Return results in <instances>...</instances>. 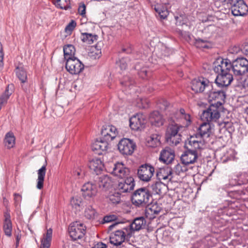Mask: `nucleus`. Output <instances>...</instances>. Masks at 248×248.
<instances>
[{"mask_svg": "<svg viewBox=\"0 0 248 248\" xmlns=\"http://www.w3.org/2000/svg\"><path fill=\"white\" fill-rule=\"evenodd\" d=\"M152 194L145 187L140 188L135 190L131 197L133 205L137 207H145L149 204Z\"/></svg>", "mask_w": 248, "mask_h": 248, "instance_id": "nucleus-2", "label": "nucleus"}, {"mask_svg": "<svg viewBox=\"0 0 248 248\" xmlns=\"http://www.w3.org/2000/svg\"><path fill=\"white\" fill-rule=\"evenodd\" d=\"M55 6L61 9L67 10L70 9V0H52Z\"/></svg>", "mask_w": 248, "mask_h": 248, "instance_id": "nucleus-43", "label": "nucleus"}, {"mask_svg": "<svg viewBox=\"0 0 248 248\" xmlns=\"http://www.w3.org/2000/svg\"><path fill=\"white\" fill-rule=\"evenodd\" d=\"M145 124V120L142 114H137L129 119V126L135 131L140 129Z\"/></svg>", "mask_w": 248, "mask_h": 248, "instance_id": "nucleus-21", "label": "nucleus"}, {"mask_svg": "<svg viewBox=\"0 0 248 248\" xmlns=\"http://www.w3.org/2000/svg\"><path fill=\"white\" fill-rule=\"evenodd\" d=\"M166 185L161 182H156L152 185L153 191L156 194L161 195L164 193Z\"/></svg>", "mask_w": 248, "mask_h": 248, "instance_id": "nucleus-42", "label": "nucleus"}, {"mask_svg": "<svg viewBox=\"0 0 248 248\" xmlns=\"http://www.w3.org/2000/svg\"><path fill=\"white\" fill-rule=\"evenodd\" d=\"M134 82L132 79H129V81H124L121 82V84L125 87L131 89V87L133 85Z\"/></svg>", "mask_w": 248, "mask_h": 248, "instance_id": "nucleus-58", "label": "nucleus"}, {"mask_svg": "<svg viewBox=\"0 0 248 248\" xmlns=\"http://www.w3.org/2000/svg\"><path fill=\"white\" fill-rule=\"evenodd\" d=\"M90 169L98 175L104 169V164L100 158H94L90 160L88 163Z\"/></svg>", "mask_w": 248, "mask_h": 248, "instance_id": "nucleus-31", "label": "nucleus"}, {"mask_svg": "<svg viewBox=\"0 0 248 248\" xmlns=\"http://www.w3.org/2000/svg\"><path fill=\"white\" fill-rule=\"evenodd\" d=\"M186 170L187 169L183 164L182 165L177 163L173 168V170L177 174H180L181 172H185L186 171Z\"/></svg>", "mask_w": 248, "mask_h": 248, "instance_id": "nucleus-47", "label": "nucleus"}, {"mask_svg": "<svg viewBox=\"0 0 248 248\" xmlns=\"http://www.w3.org/2000/svg\"><path fill=\"white\" fill-rule=\"evenodd\" d=\"M65 68L72 75H78L84 69V65L77 58H73L66 62Z\"/></svg>", "mask_w": 248, "mask_h": 248, "instance_id": "nucleus-12", "label": "nucleus"}, {"mask_svg": "<svg viewBox=\"0 0 248 248\" xmlns=\"http://www.w3.org/2000/svg\"><path fill=\"white\" fill-rule=\"evenodd\" d=\"M133 50L132 46H130L127 48H123L122 49V52H126L127 53H131Z\"/></svg>", "mask_w": 248, "mask_h": 248, "instance_id": "nucleus-61", "label": "nucleus"}, {"mask_svg": "<svg viewBox=\"0 0 248 248\" xmlns=\"http://www.w3.org/2000/svg\"><path fill=\"white\" fill-rule=\"evenodd\" d=\"M97 38L98 36L96 34L86 32L81 33V40L87 44L91 45L93 44L97 41Z\"/></svg>", "mask_w": 248, "mask_h": 248, "instance_id": "nucleus-40", "label": "nucleus"}, {"mask_svg": "<svg viewBox=\"0 0 248 248\" xmlns=\"http://www.w3.org/2000/svg\"><path fill=\"white\" fill-rule=\"evenodd\" d=\"M52 230L51 228L47 229L46 232L44 234L41 240L40 248H49L52 240Z\"/></svg>", "mask_w": 248, "mask_h": 248, "instance_id": "nucleus-34", "label": "nucleus"}, {"mask_svg": "<svg viewBox=\"0 0 248 248\" xmlns=\"http://www.w3.org/2000/svg\"><path fill=\"white\" fill-rule=\"evenodd\" d=\"M112 173L119 178H126L130 173V170L123 163L118 162L114 165Z\"/></svg>", "mask_w": 248, "mask_h": 248, "instance_id": "nucleus-28", "label": "nucleus"}, {"mask_svg": "<svg viewBox=\"0 0 248 248\" xmlns=\"http://www.w3.org/2000/svg\"><path fill=\"white\" fill-rule=\"evenodd\" d=\"M15 73L17 78L21 82L22 89L26 93L29 91V85L27 83V73L23 66H18L15 69Z\"/></svg>", "mask_w": 248, "mask_h": 248, "instance_id": "nucleus-18", "label": "nucleus"}, {"mask_svg": "<svg viewBox=\"0 0 248 248\" xmlns=\"http://www.w3.org/2000/svg\"><path fill=\"white\" fill-rule=\"evenodd\" d=\"M138 74L141 78L145 79L149 77V73L147 67H142L138 72Z\"/></svg>", "mask_w": 248, "mask_h": 248, "instance_id": "nucleus-49", "label": "nucleus"}, {"mask_svg": "<svg viewBox=\"0 0 248 248\" xmlns=\"http://www.w3.org/2000/svg\"><path fill=\"white\" fill-rule=\"evenodd\" d=\"M232 72L234 76L241 78L248 73V60L244 57H239L232 61Z\"/></svg>", "mask_w": 248, "mask_h": 248, "instance_id": "nucleus-3", "label": "nucleus"}, {"mask_svg": "<svg viewBox=\"0 0 248 248\" xmlns=\"http://www.w3.org/2000/svg\"><path fill=\"white\" fill-rule=\"evenodd\" d=\"M206 93V97L208 101L210 102L215 101L216 103L213 104L218 107H220L223 104L226 97V91L223 88L216 90L213 89L212 87Z\"/></svg>", "mask_w": 248, "mask_h": 248, "instance_id": "nucleus-4", "label": "nucleus"}, {"mask_svg": "<svg viewBox=\"0 0 248 248\" xmlns=\"http://www.w3.org/2000/svg\"><path fill=\"white\" fill-rule=\"evenodd\" d=\"M208 41L206 40H203L200 38H198L195 40V46L197 48H208L207 45Z\"/></svg>", "mask_w": 248, "mask_h": 248, "instance_id": "nucleus-46", "label": "nucleus"}, {"mask_svg": "<svg viewBox=\"0 0 248 248\" xmlns=\"http://www.w3.org/2000/svg\"><path fill=\"white\" fill-rule=\"evenodd\" d=\"M136 148V143L129 139L123 138L118 144V150L124 155H132Z\"/></svg>", "mask_w": 248, "mask_h": 248, "instance_id": "nucleus-10", "label": "nucleus"}, {"mask_svg": "<svg viewBox=\"0 0 248 248\" xmlns=\"http://www.w3.org/2000/svg\"><path fill=\"white\" fill-rule=\"evenodd\" d=\"M232 14L235 16H244L248 12V6L244 0H236L231 7Z\"/></svg>", "mask_w": 248, "mask_h": 248, "instance_id": "nucleus-15", "label": "nucleus"}, {"mask_svg": "<svg viewBox=\"0 0 248 248\" xmlns=\"http://www.w3.org/2000/svg\"><path fill=\"white\" fill-rule=\"evenodd\" d=\"M131 236L130 233L129 234L126 227H124L111 234L109 237L110 243L116 246H120L126 238H130Z\"/></svg>", "mask_w": 248, "mask_h": 248, "instance_id": "nucleus-7", "label": "nucleus"}, {"mask_svg": "<svg viewBox=\"0 0 248 248\" xmlns=\"http://www.w3.org/2000/svg\"><path fill=\"white\" fill-rule=\"evenodd\" d=\"M46 173V167L43 165L37 171L38 178L37 179L36 187L38 189H42L44 186L45 177Z\"/></svg>", "mask_w": 248, "mask_h": 248, "instance_id": "nucleus-36", "label": "nucleus"}, {"mask_svg": "<svg viewBox=\"0 0 248 248\" xmlns=\"http://www.w3.org/2000/svg\"><path fill=\"white\" fill-rule=\"evenodd\" d=\"M174 157L175 153L174 150L167 147L161 151L159 160L168 165L171 164L174 160Z\"/></svg>", "mask_w": 248, "mask_h": 248, "instance_id": "nucleus-22", "label": "nucleus"}, {"mask_svg": "<svg viewBox=\"0 0 248 248\" xmlns=\"http://www.w3.org/2000/svg\"><path fill=\"white\" fill-rule=\"evenodd\" d=\"M232 62L228 59H218L215 63L214 70L217 73H230L232 71Z\"/></svg>", "mask_w": 248, "mask_h": 248, "instance_id": "nucleus-13", "label": "nucleus"}, {"mask_svg": "<svg viewBox=\"0 0 248 248\" xmlns=\"http://www.w3.org/2000/svg\"><path fill=\"white\" fill-rule=\"evenodd\" d=\"M168 121L171 123L168 125L166 134V139L168 142H170L172 145H177L181 141V135L178 133L179 130L182 127V125H179L175 123V120L172 117L168 118Z\"/></svg>", "mask_w": 248, "mask_h": 248, "instance_id": "nucleus-1", "label": "nucleus"}, {"mask_svg": "<svg viewBox=\"0 0 248 248\" xmlns=\"http://www.w3.org/2000/svg\"><path fill=\"white\" fill-rule=\"evenodd\" d=\"M77 25L76 22L74 20H72L65 27V31L66 32H71Z\"/></svg>", "mask_w": 248, "mask_h": 248, "instance_id": "nucleus-50", "label": "nucleus"}, {"mask_svg": "<svg viewBox=\"0 0 248 248\" xmlns=\"http://www.w3.org/2000/svg\"><path fill=\"white\" fill-rule=\"evenodd\" d=\"M198 154L195 152L187 149L181 156V160L182 164L187 165L195 163L198 158Z\"/></svg>", "mask_w": 248, "mask_h": 248, "instance_id": "nucleus-27", "label": "nucleus"}, {"mask_svg": "<svg viewBox=\"0 0 248 248\" xmlns=\"http://www.w3.org/2000/svg\"><path fill=\"white\" fill-rule=\"evenodd\" d=\"M76 49L72 45H67L63 47V53L64 59L67 62L69 60L73 59L75 57Z\"/></svg>", "mask_w": 248, "mask_h": 248, "instance_id": "nucleus-37", "label": "nucleus"}, {"mask_svg": "<svg viewBox=\"0 0 248 248\" xmlns=\"http://www.w3.org/2000/svg\"><path fill=\"white\" fill-rule=\"evenodd\" d=\"M116 219H117V217H116V216H115L114 215L106 216L104 217L103 222L104 223L110 222L116 220Z\"/></svg>", "mask_w": 248, "mask_h": 248, "instance_id": "nucleus-53", "label": "nucleus"}, {"mask_svg": "<svg viewBox=\"0 0 248 248\" xmlns=\"http://www.w3.org/2000/svg\"><path fill=\"white\" fill-rule=\"evenodd\" d=\"M130 59L128 57H123L117 62V65L122 70H125L127 67Z\"/></svg>", "mask_w": 248, "mask_h": 248, "instance_id": "nucleus-45", "label": "nucleus"}, {"mask_svg": "<svg viewBox=\"0 0 248 248\" xmlns=\"http://www.w3.org/2000/svg\"><path fill=\"white\" fill-rule=\"evenodd\" d=\"M212 87L211 83L207 79L199 77L191 81V89L196 93L210 91Z\"/></svg>", "mask_w": 248, "mask_h": 248, "instance_id": "nucleus-9", "label": "nucleus"}, {"mask_svg": "<svg viewBox=\"0 0 248 248\" xmlns=\"http://www.w3.org/2000/svg\"><path fill=\"white\" fill-rule=\"evenodd\" d=\"M4 220L3 223V230L5 235L8 237L12 236L13 229L12 222L11 219L10 211L7 210L4 212Z\"/></svg>", "mask_w": 248, "mask_h": 248, "instance_id": "nucleus-26", "label": "nucleus"}, {"mask_svg": "<svg viewBox=\"0 0 248 248\" xmlns=\"http://www.w3.org/2000/svg\"><path fill=\"white\" fill-rule=\"evenodd\" d=\"M155 172V168L149 164L140 165L137 170V176L143 182H149L151 180Z\"/></svg>", "mask_w": 248, "mask_h": 248, "instance_id": "nucleus-6", "label": "nucleus"}, {"mask_svg": "<svg viewBox=\"0 0 248 248\" xmlns=\"http://www.w3.org/2000/svg\"><path fill=\"white\" fill-rule=\"evenodd\" d=\"M82 196L85 198H91L94 197L97 192L96 184L92 182H87L84 184L81 188Z\"/></svg>", "mask_w": 248, "mask_h": 248, "instance_id": "nucleus-20", "label": "nucleus"}, {"mask_svg": "<svg viewBox=\"0 0 248 248\" xmlns=\"http://www.w3.org/2000/svg\"><path fill=\"white\" fill-rule=\"evenodd\" d=\"M15 137L12 132L7 133L3 140L4 146L8 149L13 148L15 144Z\"/></svg>", "mask_w": 248, "mask_h": 248, "instance_id": "nucleus-38", "label": "nucleus"}, {"mask_svg": "<svg viewBox=\"0 0 248 248\" xmlns=\"http://www.w3.org/2000/svg\"><path fill=\"white\" fill-rule=\"evenodd\" d=\"M93 248H107V246L103 243H98Z\"/></svg>", "mask_w": 248, "mask_h": 248, "instance_id": "nucleus-60", "label": "nucleus"}, {"mask_svg": "<svg viewBox=\"0 0 248 248\" xmlns=\"http://www.w3.org/2000/svg\"><path fill=\"white\" fill-rule=\"evenodd\" d=\"M161 210V207L156 203L147 204L145 211V215L147 218L152 219L155 217Z\"/></svg>", "mask_w": 248, "mask_h": 248, "instance_id": "nucleus-30", "label": "nucleus"}, {"mask_svg": "<svg viewBox=\"0 0 248 248\" xmlns=\"http://www.w3.org/2000/svg\"><path fill=\"white\" fill-rule=\"evenodd\" d=\"M223 127L226 128V129L229 132V133H231L234 131V128L233 126V124L231 122H224Z\"/></svg>", "mask_w": 248, "mask_h": 248, "instance_id": "nucleus-51", "label": "nucleus"}, {"mask_svg": "<svg viewBox=\"0 0 248 248\" xmlns=\"http://www.w3.org/2000/svg\"><path fill=\"white\" fill-rule=\"evenodd\" d=\"M161 136L157 133L152 134L146 139V145L151 148H156L161 144Z\"/></svg>", "mask_w": 248, "mask_h": 248, "instance_id": "nucleus-33", "label": "nucleus"}, {"mask_svg": "<svg viewBox=\"0 0 248 248\" xmlns=\"http://www.w3.org/2000/svg\"><path fill=\"white\" fill-rule=\"evenodd\" d=\"M98 213L92 206L89 205L87 206L84 211L85 217L90 220H93L97 217Z\"/></svg>", "mask_w": 248, "mask_h": 248, "instance_id": "nucleus-41", "label": "nucleus"}, {"mask_svg": "<svg viewBox=\"0 0 248 248\" xmlns=\"http://www.w3.org/2000/svg\"><path fill=\"white\" fill-rule=\"evenodd\" d=\"M233 80V76L230 73H219L215 79L217 86L225 89Z\"/></svg>", "mask_w": 248, "mask_h": 248, "instance_id": "nucleus-17", "label": "nucleus"}, {"mask_svg": "<svg viewBox=\"0 0 248 248\" xmlns=\"http://www.w3.org/2000/svg\"><path fill=\"white\" fill-rule=\"evenodd\" d=\"M240 50V48L239 47L234 46L232 48L230 49L231 52L232 53H238Z\"/></svg>", "mask_w": 248, "mask_h": 248, "instance_id": "nucleus-62", "label": "nucleus"}, {"mask_svg": "<svg viewBox=\"0 0 248 248\" xmlns=\"http://www.w3.org/2000/svg\"><path fill=\"white\" fill-rule=\"evenodd\" d=\"M86 230V227L84 224L76 221L70 224L68 232L72 239L76 241L84 237Z\"/></svg>", "mask_w": 248, "mask_h": 248, "instance_id": "nucleus-5", "label": "nucleus"}, {"mask_svg": "<svg viewBox=\"0 0 248 248\" xmlns=\"http://www.w3.org/2000/svg\"><path fill=\"white\" fill-rule=\"evenodd\" d=\"M118 134V131L116 127L112 125H108L103 126L101 137L103 140L111 141L114 139Z\"/></svg>", "mask_w": 248, "mask_h": 248, "instance_id": "nucleus-16", "label": "nucleus"}, {"mask_svg": "<svg viewBox=\"0 0 248 248\" xmlns=\"http://www.w3.org/2000/svg\"><path fill=\"white\" fill-rule=\"evenodd\" d=\"M95 184L103 189L108 188L112 186V180L111 178L108 175H103L101 176L96 175L94 178Z\"/></svg>", "mask_w": 248, "mask_h": 248, "instance_id": "nucleus-25", "label": "nucleus"}, {"mask_svg": "<svg viewBox=\"0 0 248 248\" xmlns=\"http://www.w3.org/2000/svg\"><path fill=\"white\" fill-rule=\"evenodd\" d=\"M219 107L213 104H211L206 110L203 111L201 116L202 120L209 123L216 122L220 117V112L218 109Z\"/></svg>", "mask_w": 248, "mask_h": 248, "instance_id": "nucleus-11", "label": "nucleus"}, {"mask_svg": "<svg viewBox=\"0 0 248 248\" xmlns=\"http://www.w3.org/2000/svg\"><path fill=\"white\" fill-rule=\"evenodd\" d=\"M135 186L134 179L131 177H127L125 180L119 182L117 188L120 192H129L134 189Z\"/></svg>", "mask_w": 248, "mask_h": 248, "instance_id": "nucleus-19", "label": "nucleus"}, {"mask_svg": "<svg viewBox=\"0 0 248 248\" xmlns=\"http://www.w3.org/2000/svg\"><path fill=\"white\" fill-rule=\"evenodd\" d=\"M215 29V26L214 25H210L209 26H207L206 28H204V31L205 32L208 31H211L213 32Z\"/></svg>", "mask_w": 248, "mask_h": 248, "instance_id": "nucleus-59", "label": "nucleus"}, {"mask_svg": "<svg viewBox=\"0 0 248 248\" xmlns=\"http://www.w3.org/2000/svg\"><path fill=\"white\" fill-rule=\"evenodd\" d=\"M14 201L16 206H17L21 201L22 197L21 195L17 193H14Z\"/></svg>", "mask_w": 248, "mask_h": 248, "instance_id": "nucleus-57", "label": "nucleus"}, {"mask_svg": "<svg viewBox=\"0 0 248 248\" xmlns=\"http://www.w3.org/2000/svg\"><path fill=\"white\" fill-rule=\"evenodd\" d=\"M154 9L155 11L158 14L161 18H166L168 15L169 12L166 6L161 4H156L155 5Z\"/></svg>", "mask_w": 248, "mask_h": 248, "instance_id": "nucleus-39", "label": "nucleus"}, {"mask_svg": "<svg viewBox=\"0 0 248 248\" xmlns=\"http://www.w3.org/2000/svg\"><path fill=\"white\" fill-rule=\"evenodd\" d=\"M108 199L112 204H118L121 201V195L118 192L111 193L108 195Z\"/></svg>", "mask_w": 248, "mask_h": 248, "instance_id": "nucleus-44", "label": "nucleus"}, {"mask_svg": "<svg viewBox=\"0 0 248 248\" xmlns=\"http://www.w3.org/2000/svg\"><path fill=\"white\" fill-rule=\"evenodd\" d=\"M82 202V199L80 197L76 196L71 200V204L75 208L79 207Z\"/></svg>", "mask_w": 248, "mask_h": 248, "instance_id": "nucleus-48", "label": "nucleus"}, {"mask_svg": "<svg viewBox=\"0 0 248 248\" xmlns=\"http://www.w3.org/2000/svg\"><path fill=\"white\" fill-rule=\"evenodd\" d=\"M171 174V170L168 168H159L156 170V178L159 181L170 180L171 178H170V177Z\"/></svg>", "mask_w": 248, "mask_h": 248, "instance_id": "nucleus-35", "label": "nucleus"}, {"mask_svg": "<svg viewBox=\"0 0 248 248\" xmlns=\"http://www.w3.org/2000/svg\"><path fill=\"white\" fill-rule=\"evenodd\" d=\"M243 52L246 54H248V42L245 43L243 48Z\"/></svg>", "mask_w": 248, "mask_h": 248, "instance_id": "nucleus-63", "label": "nucleus"}, {"mask_svg": "<svg viewBox=\"0 0 248 248\" xmlns=\"http://www.w3.org/2000/svg\"><path fill=\"white\" fill-rule=\"evenodd\" d=\"M160 108L161 109L165 110L170 108V103L165 99H162L160 100Z\"/></svg>", "mask_w": 248, "mask_h": 248, "instance_id": "nucleus-52", "label": "nucleus"}, {"mask_svg": "<svg viewBox=\"0 0 248 248\" xmlns=\"http://www.w3.org/2000/svg\"><path fill=\"white\" fill-rule=\"evenodd\" d=\"M222 5L228 8L231 7L233 5V0H219Z\"/></svg>", "mask_w": 248, "mask_h": 248, "instance_id": "nucleus-56", "label": "nucleus"}, {"mask_svg": "<svg viewBox=\"0 0 248 248\" xmlns=\"http://www.w3.org/2000/svg\"><path fill=\"white\" fill-rule=\"evenodd\" d=\"M74 173L75 177L78 178L81 175V171L80 170H75Z\"/></svg>", "mask_w": 248, "mask_h": 248, "instance_id": "nucleus-64", "label": "nucleus"}, {"mask_svg": "<svg viewBox=\"0 0 248 248\" xmlns=\"http://www.w3.org/2000/svg\"><path fill=\"white\" fill-rule=\"evenodd\" d=\"M78 13L82 16L83 17L85 16L86 14V6L84 3H82L79 5L78 8Z\"/></svg>", "mask_w": 248, "mask_h": 248, "instance_id": "nucleus-55", "label": "nucleus"}, {"mask_svg": "<svg viewBox=\"0 0 248 248\" xmlns=\"http://www.w3.org/2000/svg\"><path fill=\"white\" fill-rule=\"evenodd\" d=\"M146 225V221L143 217L135 218L133 222L125 226L129 231V234L132 235L135 231H139L143 228Z\"/></svg>", "mask_w": 248, "mask_h": 248, "instance_id": "nucleus-23", "label": "nucleus"}, {"mask_svg": "<svg viewBox=\"0 0 248 248\" xmlns=\"http://www.w3.org/2000/svg\"><path fill=\"white\" fill-rule=\"evenodd\" d=\"M173 119H176V121L179 123V125H182V127H187L191 124L190 116L185 112L184 108H181L177 111L173 112Z\"/></svg>", "mask_w": 248, "mask_h": 248, "instance_id": "nucleus-14", "label": "nucleus"}, {"mask_svg": "<svg viewBox=\"0 0 248 248\" xmlns=\"http://www.w3.org/2000/svg\"><path fill=\"white\" fill-rule=\"evenodd\" d=\"M211 133V125L209 122L204 121L198 128V133L195 135L208 140Z\"/></svg>", "mask_w": 248, "mask_h": 248, "instance_id": "nucleus-29", "label": "nucleus"}, {"mask_svg": "<svg viewBox=\"0 0 248 248\" xmlns=\"http://www.w3.org/2000/svg\"><path fill=\"white\" fill-rule=\"evenodd\" d=\"M149 121L152 125L159 127L163 125L164 119L158 111H154L150 115Z\"/></svg>", "mask_w": 248, "mask_h": 248, "instance_id": "nucleus-32", "label": "nucleus"}, {"mask_svg": "<svg viewBox=\"0 0 248 248\" xmlns=\"http://www.w3.org/2000/svg\"><path fill=\"white\" fill-rule=\"evenodd\" d=\"M188 143L186 144V148L196 153L199 154L203 149L204 145L208 141L194 134L191 136L188 139Z\"/></svg>", "mask_w": 248, "mask_h": 248, "instance_id": "nucleus-8", "label": "nucleus"}, {"mask_svg": "<svg viewBox=\"0 0 248 248\" xmlns=\"http://www.w3.org/2000/svg\"><path fill=\"white\" fill-rule=\"evenodd\" d=\"M109 141L103 140L102 138H100V140H96L92 144V150L96 151V153L99 155L103 154L106 152L108 148Z\"/></svg>", "mask_w": 248, "mask_h": 248, "instance_id": "nucleus-24", "label": "nucleus"}, {"mask_svg": "<svg viewBox=\"0 0 248 248\" xmlns=\"http://www.w3.org/2000/svg\"><path fill=\"white\" fill-rule=\"evenodd\" d=\"M3 56L4 54L3 52L2 45L0 42V71L2 69L3 66Z\"/></svg>", "mask_w": 248, "mask_h": 248, "instance_id": "nucleus-54", "label": "nucleus"}]
</instances>
